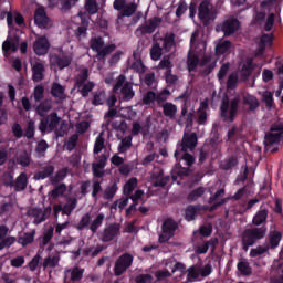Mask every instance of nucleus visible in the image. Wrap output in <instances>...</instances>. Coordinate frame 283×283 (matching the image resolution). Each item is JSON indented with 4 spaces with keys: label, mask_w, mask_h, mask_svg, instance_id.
Segmentation results:
<instances>
[{
    "label": "nucleus",
    "mask_w": 283,
    "mask_h": 283,
    "mask_svg": "<svg viewBox=\"0 0 283 283\" xmlns=\"http://www.w3.org/2000/svg\"><path fill=\"white\" fill-rule=\"evenodd\" d=\"M49 15H46V10L44 7H40L35 10V25L40 29H46L49 27Z\"/></svg>",
    "instance_id": "nucleus-20"
},
{
    "label": "nucleus",
    "mask_w": 283,
    "mask_h": 283,
    "mask_svg": "<svg viewBox=\"0 0 283 283\" xmlns=\"http://www.w3.org/2000/svg\"><path fill=\"white\" fill-rule=\"evenodd\" d=\"M50 48L51 43L46 36H40L35 40V43H33V52H35V55L38 56L46 55Z\"/></svg>",
    "instance_id": "nucleus-15"
},
{
    "label": "nucleus",
    "mask_w": 283,
    "mask_h": 283,
    "mask_svg": "<svg viewBox=\"0 0 283 283\" xmlns=\"http://www.w3.org/2000/svg\"><path fill=\"white\" fill-rule=\"evenodd\" d=\"M105 104V91H98L93 94V101H91V105L101 106Z\"/></svg>",
    "instance_id": "nucleus-56"
},
{
    "label": "nucleus",
    "mask_w": 283,
    "mask_h": 283,
    "mask_svg": "<svg viewBox=\"0 0 283 283\" xmlns=\"http://www.w3.org/2000/svg\"><path fill=\"white\" fill-rule=\"evenodd\" d=\"M161 41H164L161 49L166 50V53H169L172 48H175V33L166 34L164 38H161Z\"/></svg>",
    "instance_id": "nucleus-39"
},
{
    "label": "nucleus",
    "mask_w": 283,
    "mask_h": 283,
    "mask_svg": "<svg viewBox=\"0 0 283 283\" xmlns=\"http://www.w3.org/2000/svg\"><path fill=\"white\" fill-rule=\"evenodd\" d=\"M266 237V226L251 227L242 232V248L253 247Z\"/></svg>",
    "instance_id": "nucleus-4"
},
{
    "label": "nucleus",
    "mask_w": 283,
    "mask_h": 283,
    "mask_svg": "<svg viewBox=\"0 0 283 283\" xmlns=\"http://www.w3.org/2000/svg\"><path fill=\"white\" fill-rule=\"evenodd\" d=\"M107 166V156L101 155L97 163L91 164V170H93V177L103 178L105 176V167Z\"/></svg>",
    "instance_id": "nucleus-18"
},
{
    "label": "nucleus",
    "mask_w": 283,
    "mask_h": 283,
    "mask_svg": "<svg viewBox=\"0 0 283 283\" xmlns=\"http://www.w3.org/2000/svg\"><path fill=\"white\" fill-rule=\"evenodd\" d=\"M77 92H80V96L86 97L90 96V93L94 91V82H86V84H82L80 88L75 87Z\"/></svg>",
    "instance_id": "nucleus-54"
},
{
    "label": "nucleus",
    "mask_w": 283,
    "mask_h": 283,
    "mask_svg": "<svg viewBox=\"0 0 283 283\" xmlns=\"http://www.w3.org/2000/svg\"><path fill=\"white\" fill-rule=\"evenodd\" d=\"M31 216L35 218V221H34L35 224H40L46 221V212L42 209L33 208L31 210Z\"/></svg>",
    "instance_id": "nucleus-46"
},
{
    "label": "nucleus",
    "mask_w": 283,
    "mask_h": 283,
    "mask_svg": "<svg viewBox=\"0 0 283 283\" xmlns=\"http://www.w3.org/2000/svg\"><path fill=\"white\" fill-rule=\"evenodd\" d=\"M170 96V91L168 88H164L159 93H155V99H157V105H165Z\"/></svg>",
    "instance_id": "nucleus-53"
},
{
    "label": "nucleus",
    "mask_w": 283,
    "mask_h": 283,
    "mask_svg": "<svg viewBox=\"0 0 283 283\" xmlns=\"http://www.w3.org/2000/svg\"><path fill=\"white\" fill-rule=\"evenodd\" d=\"M53 174H56L55 167L53 165L44 166L42 167V170L33 175V180L35 181L46 180L49 177L53 176Z\"/></svg>",
    "instance_id": "nucleus-24"
},
{
    "label": "nucleus",
    "mask_w": 283,
    "mask_h": 283,
    "mask_svg": "<svg viewBox=\"0 0 283 283\" xmlns=\"http://www.w3.org/2000/svg\"><path fill=\"white\" fill-rule=\"evenodd\" d=\"M76 206H77V199L75 198L69 199L66 203L62 206L63 216H71V212H73Z\"/></svg>",
    "instance_id": "nucleus-52"
},
{
    "label": "nucleus",
    "mask_w": 283,
    "mask_h": 283,
    "mask_svg": "<svg viewBox=\"0 0 283 283\" xmlns=\"http://www.w3.org/2000/svg\"><path fill=\"white\" fill-rule=\"evenodd\" d=\"M238 271H240V274L242 276L251 275V266L249 265V262L247 261L238 262Z\"/></svg>",
    "instance_id": "nucleus-62"
},
{
    "label": "nucleus",
    "mask_w": 283,
    "mask_h": 283,
    "mask_svg": "<svg viewBox=\"0 0 283 283\" xmlns=\"http://www.w3.org/2000/svg\"><path fill=\"white\" fill-rule=\"evenodd\" d=\"M283 139V122L275 120L269 126V132L264 134V148L270 154L277 153V144Z\"/></svg>",
    "instance_id": "nucleus-2"
},
{
    "label": "nucleus",
    "mask_w": 283,
    "mask_h": 283,
    "mask_svg": "<svg viewBox=\"0 0 283 283\" xmlns=\"http://www.w3.org/2000/svg\"><path fill=\"white\" fill-rule=\"evenodd\" d=\"M67 168H62L55 172V175H51L48 177L49 181L53 186L60 185V182L64 181L66 179Z\"/></svg>",
    "instance_id": "nucleus-33"
},
{
    "label": "nucleus",
    "mask_w": 283,
    "mask_h": 283,
    "mask_svg": "<svg viewBox=\"0 0 283 283\" xmlns=\"http://www.w3.org/2000/svg\"><path fill=\"white\" fill-rule=\"evenodd\" d=\"M214 245H218V238L210 239L206 241V243L197 245V248H195V253L197 255L206 254L210 247H212V250H214Z\"/></svg>",
    "instance_id": "nucleus-31"
},
{
    "label": "nucleus",
    "mask_w": 283,
    "mask_h": 283,
    "mask_svg": "<svg viewBox=\"0 0 283 283\" xmlns=\"http://www.w3.org/2000/svg\"><path fill=\"white\" fill-rule=\"evenodd\" d=\"M158 106L164 109V116H166V118L170 120L175 119V116L177 115V105L172 103H166Z\"/></svg>",
    "instance_id": "nucleus-34"
},
{
    "label": "nucleus",
    "mask_w": 283,
    "mask_h": 283,
    "mask_svg": "<svg viewBox=\"0 0 283 283\" xmlns=\"http://www.w3.org/2000/svg\"><path fill=\"white\" fill-rule=\"evenodd\" d=\"M197 147V134L185 135L181 143L177 144L175 151H192Z\"/></svg>",
    "instance_id": "nucleus-12"
},
{
    "label": "nucleus",
    "mask_w": 283,
    "mask_h": 283,
    "mask_svg": "<svg viewBox=\"0 0 283 283\" xmlns=\"http://www.w3.org/2000/svg\"><path fill=\"white\" fill-rule=\"evenodd\" d=\"M147 134H149V124L140 126L138 122L132 123V136L143 135V137H145Z\"/></svg>",
    "instance_id": "nucleus-32"
},
{
    "label": "nucleus",
    "mask_w": 283,
    "mask_h": 283,
    "mask_svg": "<svg viewBox=\"0 0 283 283\" xmlns=\"http://www.w3.org/2000/svg\"><path fill=\"white\" fill-rule=\"evenodd\" d=\"M103 252V245H98L96 248L94 247H88L82 250V255L91 256V258H96Z\"/></svg>",
    "instance_id": "nucleus-44"
},
{
    "label": "nucleus",
    "mask_w": 283,
    "mask_h": 283,
    "mask_svg": "<svg viewBox=\"0 0 283 283\" xmlns=\"http://www.w3.org/2000/svg\"><path fill=\"white\" fill-rule=\"evenodd\" d=\"M51 96H53V98H64V86L60 83H53L51 85Z\"/></svg>",
    "instance_id": "nucleus-47"
},
{
    "label": "nucleus",
    "mask_w": 283,
    "mask_h": 283,
    "mask_svg": "<svg viewBox=\"0 0 283 283\" xmlns=\"http://www.w3.org/2000/svg\"><path fill=\"white\" fill-rule=\"evenodd\" d=\"M91 51L97 53L96 59H98V61H103L105 60V57L109 56L112 53H114V51H116V44H107L103 49L91 50Z\"/></svg>",
    "instance_id": "nucleus-30"
},
{
    "label": "nucleus",
    "mask_w": 283,
    "mask_h": 283,
    "mask_svg": "<svg viewBox=\"0 0 283 283\" xmlns=\"http://www.w3.org/2000/svg\"><path fill=\"white\" fill-rule=\"evenodd\" d=\"M268 216H269V210L266 208H264L263 206H260V209L253 216L251 223L255 228L262 227L266 223Z\"/></svg>",
    "instance_id": "nucleus-21"
},
{
    "label": "nucleus",
    "mask_w": 283,
    "mask_h": 283,
    "mask_svg": "<svg viewBox=\"0 0 283 283\" xmlns=\"http://www.w3.org/2000/svg\"><path fill=\"white\" fill-rule=\"evenodd\" d=\"M32 71H33V82L40 83L44 80V64L40 62H35V64H33Z\"/></svg>",
    "instance_id": "nucleus-35"
},
{
    "label": "nucleus",
    "mask_w": 283,
    "mask_h": 283,
    "mask_svg": "<svg viewBox=\"0 0 283 283\" xmlns=\"http://www.w3.org/2000/svg\"><path fill=\"white\" fill-rule=\"evenodd\" d=\"M261 96L262 103H264V106L266 108L273 107V93H271L270 91H264L262 92Z\"/></svg>",
    "instance_id": "nucleus-61"
},
{
    "label": "nucleus",
    "mask_w": 283,
    "mask_h": 283,
    "mask_svg": "<svg viewBox=\"0 0 283 283\" xmlns=\"http://www.w3.org/2000/svg\"><path fill=\"white\" fill-rule=\"evenodd\" d=\"M175 159L177 161L184 160L188 167H192V165H195V157L188 154V150H175Z\"/></svg>",
    "instance_id": "nucleus-27"
},
{
    "label": "nucleus",
    "mask_w": 283,
    "mask_h": 283,
    "mask_svg": "<svg viewBox=\"0 0 283 283\" xmlns=\"http://www.w3.org/2000/svg\"><path fill=\"white\" fill-rule=\"evenodd\" d=\"M242 105L249 107L247 112L253 113L260 107V101H258V97L254 95L244 93V95H242Z\"/></svg>",
    "instance_id": "nucleus-19"
},
{
    "label": "nucleus",
    "mask_w": 283,
    "mask_h": 283,
    "mask_svg": "<svg viewBox=\"0 0 283 283\" xmlns=\"http://www.w3.org/2000/svg\"><path fill=\"white\" fill-rule=\"evenodd\" d=\"M132 148V137H124L118 144V154H125Z\"/></svg>",
    "instance_id": "nucleus-55"
},
{
    "label": "nucleus",
    "mask_w": 283,
    "mask_h": 283,
    "mask_svg": "<svg viewBox=\"0 0 283 283\" xmlns=\"http://www.w3.org/2000/svg\"><path fill=\"white\" fill-rule=\"evenodd\" d=\"M80 0H46V7L51 10L59 9L62 12H69Z\"/></svg>",
    "instance_id": "nucleus-10"
},
{
    "label": "nucleus",
    "mask_w": 283,
    "mask_h": 283,
    "mask_svg": "<svg viewBox=\"0 0 283 283\" xmlns=\"http://www.w3.org/2000/svg\"><path fill=\"white\" fill-rule=\"evenodd\" d=\"M160 25H161V18L155 17L151 19H147L145 24L136 29V34H140V35L154 34V32H156V29H158Z\"/></svg>",
    "instance_id": "nucleus-9"
},
{
    "label": "nucleus",
    "mask_w": 283,
    "mask_h": 283,
    "mask_svg": "<svg viewBox=\"0 0 283 283\" xmlns=\"http://www.w3.org/2000/svg\"><path fill=\"white\" fill-rule=\"evenodd\" d=\"M240 29V21L238 19L224 20L221 25H219V31L224 33V36H231Z\"/></svg>",
    "instance_id": "nucleus-14"
},
{
    "label": "nucleus",
    "mask_w": 283,
    "mask_h": 283,
    "mask_svg": "<svg viewBox=\"0 0 283 283\" xmlns=\"http://www.w3.org/2000/svg\"><path fill=\"white\" fill-rule=\"evenodd\" d=\"M88 48H91V51H98L99 49L106 48L105 40H103V36L91 38L88 40Z\"/></svg>",
    "instance_id": "nucleus-40"
},
{
    "label": "nucleus",
    "mask_w": 283,
    "mask_h": 283,
    "mask_svg": "<svg viewBox=\"0 0 283 283\" xmlns=\"http://www.w3.org/2000/svg\"><path fill=\"white\" fill-rule=\"evenodd\" d=\"M73 61V54L69 51H64L62 49L57 50V53L51 55V64L57 70L63 71L67 69Z\"/></svg>",
    "instance_id": "nucleus-7"
},
{
    "label": "nucleus",
    "mask_w": 283,
    "mask_h": 283,
    "mask_svg": "<svg viewBox=\"0 0 283 283\" xmlns=\"http://www.w3.org/2000/svg\"><path fill=\"white\" fill-rule=\"evenodd\" d=\"M282 241V233L277 230L269 231L266 235V244L264 247H271V249H277Z\"/></svg>",
    "instance_id": "nucleus-23"
},
{
    "label": "nucleus",
    "mask_w": 283,
    "mask_h": 283,
    "mask_svg": "<svg viewBox=\"0 0 283 283\" xmlns=\"http://www.w3.org/2000/svg\"><path fill=\"white\" fill-rule=\"evenodd\" d=\"M84 274V269L78 266H73L72 269L65 270L64 275L69 276L70 282H80L82 280V275Z\"/></svg>",
    "instance_id": "nucleus-26"
},
{
    "label": "nucleus",
    "mask_w": 283,
    "mask_h": 283,
    "mask_svg": "<svg viewBox=\"0 0 283 283\" xmlns=\"http://www.w3.org/2000/svg\"><path fill=\"white\" fill-rule=\"evenodd\" d=\"M170 182L169 176H164V170H159L157 174H153V187L164 188Z\"/></svg>",
    "instance_id": "nucleus-25"
},
{
    "label": "nucleus",
    "mask_w": 283,
    "mask_h": 283,
    "mask_svg": "<svg viewBox=\"0 0 283 283\" xmlns=\"http://www.w3.org/2000/svg\"><path fill=\"white\" fill-rule=\"evenodd\" d=\"M198 212L199 206H188V208H186V221L190 222L195 220V217L197 216Z\"/></svg>",
    "instance_id": "nucleus-59"
},
{
    "label": "nucleus",
    "mask_w": 283,
    "mask_h": 283,
    "mask_svg": "<svg viewBox=\"0 0 283 283\" xmlns=\"http://www.w3.org/2000/svg\"><path fill=\"white\" fill-rule=\"evenodd\" d=\"M117 191H118V186L114 182V184H112V186H109L105 189L103 198L105 200H112V199H114V196H116Z\"/></svg>",
    "instance_id": "nucleus-60"
},
{
    "label": "nucleus",
    "mask_w": 283,
    "mask_h": 283,
    "mask_svg": "<svg viewBox=\"0 0 283 283\" xmlns=\"http://www.w3.org/2000/svg\"><path fill=\"white\" fill-rule=\"evenodd\" d=\"M269 250H275V248H271V245H258L256 248L251 249L250 256L259 258L260 255L266 253Z\"/></svg>",
    "instance_id": "nucleus-48"
},
{
    "label": "nucleus",
    "mask_w": 283,
    "mask_h": 283,
    "mask_svg": "<svg viewBox=\"0 0 283 283\" xmlns=\"http://www.w3.org/2000/svg\"><path fill=\"white\" fill-rule=\"evenodd\" d=\"M90 223H92V214L90 213H84L82 216V218L80 219V222H77V226L75 227V229L77 231H83L84 229H86L87 227H90Z\"/></svg>",
    "instance_id": "nucleus-49"
},
{
    "label": "nucleus",
    "mask_w": 283,
    "mask_h": 283,
    "mask_svg": "<svg viewBox=\"0 0 283 283\" xmlns=\"http://www.w3.org/2000/svg\"><path fill=\"white\" fill-rule=\"evenodd\" d=\"M252 72H253V61L247 60V62L242 65V74L240 75V78L242 81L249 80Z\"/></svg>",
    "instance_id": "nucleus-42"
},
{
    "label": "nucleus",
    "mask_w": 283,
    "mask_h": 283,
    "mask_svg": "<svg viewBox=\"0 0 283 283\" xmlns=\"http://www.w3.org/2000/svg\"><path fill=\"white\" fill-rule=\"evenodd\" d=\"M224 197V189H219L214 191V195L208 199V205L210 206V211L218 210V208L224 206L227 203V199H222Z\"/></svg>",
    "instance_id": "nucleus-16"
},
{
    "label": "nucleus",
    "mask_w": 283,
    "mask_h": 283,
    "mask_svg": "<svg viewBox=\"0 0 283 283\" xmlns=\"http://www.w3.org/2000/svg\"><path fill=\"white\" fill-rule=\"evenodd\" d=\"M193 117H195V114H192V112L188 113L187 105L181 106V116L179 117V125H181V122H184V118H185L186 127H191Z\"/></svg>",
    "instance_id": "nucleus-36"
},
{
    "label": "nucleus",
    "mask_w": 283,
    "mask_h": 283,
    "mask_svg": "<svg viewBox=\"0 0 283 283\" xmlns=\"http://www.w3.org/2000/svg\"><path fill=\"white\" fill-rule=\"evenodd\" d=\"M235 166H238V158L234 156L229 157V159L224 160L221 168L224 171H229L233 169Z\"/></svg>",
    "instance_id": "nucleus-63"
},
{
    "label": "nucleus",
    "mask_w": 283,
    "mask_h": 283,
    "mask_svg": "<svg viewBox=\"0 0 283 283\" xmlns=\"http://www.w3.org/2000/svg\"><path fill=\"white\" fill-rule=\"evenodd\" d=\"M231 50V41H223L214 46V54L224 55Z\"/></svg>",
    "instance_id": "nucleus-51"
},
{
    "label": "nucleus",
    "mask_w": 283,
    "mask_h": 283,
    "mask_svg": "<svg viewBox=\"0 0 283 283\" xmlns=\"http://www.w3.org/2000/svg\"><path fill=\"white\" fill-rule=\"evenodd\" d=\"M120 234V224L112 223L103 230V234L101 235V242L109 243L116 239Z\"/></svg>",
    "instance_id": "nucleus-11"
},
{
    "label": "nucleus",
    "mask_w": 283,
    "mask_h": 283,
    "mask_svg": "<svg viewBox=\"0 0 283 283\" xmlns=\"http://www.w3.org/2000/svg\"><path fill=\"white\" fill-rule=\"evenodd\" d=\"M51 102L49 101L40 102V105L35 108L38 116L43 117L40 120L39 126L40 133L42 134L54 132L55 128H57V125H60V117L57 116V113L53 112L46 115V113L51 112Z\"/></svg>",
    "instance_id": "nucleus-1"
},
{
    "label": "nucleus",
    "mask_w": 283,
    "mask_h": 283,
    "mask_svg": "<svg viewBox=\"0 0 283 283\" xmlns=\"http://www.w3.org/2000/svg\"><path fill=\"white\" fill-rule=\"evenodd\" d=\"M240 107V97L229 98V95L222 97V103L219 104V117L224 122L233 123L235 116L238 115V109Z\"/></svg>",
    "instance_id": "nucleus-3"
},
{
    "label": "nucleus",
    "mask_w": 283,
    "mask_h": 283,
    "mask_svg": "<svg viewBox=\"0 0 283 283\" xmlns=\"http://www.w3.org/2000/svg\"><path fill=\"white\" fill-rule=\"evenodd\" d=\"M206 109H208V101L203 99L199 103V108H197V125H206Z\"/></svg>",
    "instance_id": "nucleus-29"
},
{
    "label": "nucleus",
    "mask_w": 283,
    "mask_h": 283,
    "mask_svg": "<svg viewBox=\"0 0 283 283\" xmlns=\"http://www.w3.org/2000/svg\"><path fill=\"white\" fill-rule=\"evenodd\" d=\"M84 11L88 13V15H94L98 13V3L96 0H86L84 2Z\"/></svg>",
    "instance_id": "nucleus-45"
},
{
    "label": "nucleus",
    "mask_w": 283,
    "mask_h": 283,
    "mask_svg": "<svg viewBox=\"0 0 283 283\" xmlns=\"http://www.w3.org/2000/svg\"><path fill=\"white\" fill-rule=\"evenodd\" d=\"M137 185H138V180L136 179V177L129 178L127 182H125V186H123V195L125 196L132 195L134 189H136Z\"/></svg>",
    "instance_id": "nucleus-41"
},
{
    "label": "nucleus",
    "mask_w": 283,
    "mask_h": 283,
    "mask_svg": "<svg viewBox=\"0 0 283 283\" xmlns=\"http://www.w3.org/2000/svg\"><path fill=\"white\" fill-rule=\"evenodd\" d=\"M156 103V97H154V91H147L143 94V98L140 99V104L145 106H150Z\"/></svg>",
    "instance_id": "nucleus-57"
},
{
    "label": "nucleus",
    "mask_w": 283,
    "mask_h": 283,
    "mask_svg": "<svg viewBox=\"0 0 283 283\" xmlns=\"http://www.w3.org/2000/svg\"><path fill=\"white\" fill-rule=\"evenodd\" d=\"M197 18L203 25H208V23L214 21V18L218 15V11L212 8V4L208 0H203L197 7Z\"/></svg>",
    "instance_id": "nucleus-5"
},
{
    "label": "nucleus",
    "mask_w": 283,
    "mask_h": 283,
    "mask_svg": "<svg viewBox=\"0 0 283 283\" xmlns=\"http://www.w3.org/2000/svg\"><path fill=\"white\" fill-rule=\"evenodd\" d=\"M53 187L55 188H53V190L49 192V197H51V199L53 200L61 198L66 192V184H57V185H53Z\"/></svg>",
    "instance_id": "nucleus-38"
},
{
    "label": "nucleus",
    "mask_w": 283,
    "mask_h": 283,
    "mask_svg": "<svg viewBox=\"0 0 283 283\" xmlns=\"http://www.w3.org/2000/svg\"><path fill=\"white\" fill-rule=\"evenodd\" d=\"M205 192H206V188H203V187H197V188L192 189V191H190V192L188 193L187 199H188V201H190V202H195V201H197L199 198H201V196H203Z\"/></svg>",
    "instance_id": "nucleus-50"
},
{
    "label": "nucleus",
    "mask_w": 283,
    "mask_h": 283,
    "mask_svg": "<svg viewBox=\"0 0 283 283\" xmlns=\"http://www.w3.org/2000/svg\"><path fill=\"white\" fill-rule=\"evenodd\" d=\"M7 186L14 189V192L24 191L28 187V175H25V172H20L17 178L10 179Z\"/></svg>",
    "instance_id": "nucleus-13"
},
{
    "label": "nucleus",
    "mask_w": 283,
    "mask_h": 283,
    "mask_svg": "<svg viewBox=\"0 0 283 283\" xmlns=\"http://www.w3.org/2000/svg\"><path fill=\"white\" fill-rule=\"evenodd\" d=\"M164 51L166 52V49L161 48V43H153V46L149 48V59L153 61L161 60Z\"/></svg>",
    "instance_id": "nucleus-28"
},
{
    "label": "nucleus",
    "mask_w": 283,
    "mask_h": 283,
    "mask_svg": "<svg viewBox=\"0 0 283 283\" xmlns=\"http://www.w3.org/2000/svg\"><path fill=\"white\" fill-rule=\"evenodd\" d=\"M177 229L178 224L175 220H172L171 218L166 219V221H164V224L161 226V230L164 231V235H161V239L166 238V241L172 239Z\"/></svg>",
    "instance_id": "nucleus-17"
},
{
    "label": "nucleus",
    "mask_w": 283,
    "mask_h": 283,
    "mask_svg": "<svg viewBox=\"0 0 283 283\" xmlns=\"http://www.w3.org/2000/svg\"><path fill=\"white\" fill-rule=\"evenodd\" d=\"M134 262V256L129 253H124L116 259L114 263V276L120 277L127 270L132 266Z\"/></svg>",
    "instance_id": "nucleus-8"
},
{
    "label": "nucleus",
    "mask_w": 283,
    "mask_h": 283,
    "mask_svg": "<svg viewBox=\"0 0 283 283\" xmlns=\"http://www.w3.org/2000/svg\"><path fill=\"white\" fill-rule=\"evenodd\" d=\"M14 240L17 244L21 247H28L30 244H33V242L35 241V230L31 232H21L19 233L17 239L14 238Z\"/></svg>",
    "instance_id": "nucleus-22"
},
{
    "label": "nucleus",
    "mask_w": 283,
    "mask_h": 283,
    "mask_svg": "<svg viewBox=\"0 0 283 283\" xmlns=\"http://www.w3.org/2000/svg\"><path fill=\"white\" fill-rule=\"evenodd\" d=\"M118 91H120V101L123 102H129L135 96L132 83L125 82V75H118V80L116 81V84H114V94H117Z\"/></svg>",
    "instance_id": "nucleus-6"
},
{
    "label": "nucleus",
    "mask_w": 283,
    "mask_h": 283,
    "mask_svg": "<svg viewBox=\"0 0 283 283\" xmlns=\"http://www.w3.org/2000/svg\"><path fill=\"white\" fill-rule=\"evenodd\" d=\"M104 221H105V214L98 213V216H96V219H93V221L88 223V231L95 234L98 231V229L103 226Z\"/></svg>",
    "instance_id": "nucleus-37"
},
{
    "label": "nucleus",
    "mask_w": 283,
    "mask_h": 283,
    "mask_svg": "<svg viewBox=\"0 0 283 283\" xmlns=\"http://www.w3.org/2000/svg\"><path fill=\"white\" fill-rule=\"evenodd\" d=\"M90 78V70H82L80 71V74H77V77H75V88H80L83 84H86V80Z\"/></svg>",
    "instance_id": "nucleus-43"
},
{
    "label": "nucleus",
    "mask_w": 283,
    "mask_h": 283,
    "mask_svg": "<svg viewBox=\"0 0 283 283\" xmlns=\"http://www.w3.org/2000/svg\"><path fill=\"white\" fill-rule=\"evenodd\" d=\"M59 262H60V258H57V256H49V258L44 259V262L42 263V266L44 269H46V268L54 269V268L57 266Z\"/></svg>",
    "instance_id": "nucleus-64"
},
{
    "label": "nucleus",
    "mask_w": 283,
    "mask_h": 283,
    "mask_svg": "<svg viewBox=\"0 0 283 283\" xmlns=\"http://www.w3.org/2000/svg\"><path fill=\"white\" fill-rule=\"evenodd\" d=\"M188 72H193L199 64V57L195 54H188V60L186 62Z\"/></svg>",
    "instance_id": "nucleus-58"
}]
</instances>
